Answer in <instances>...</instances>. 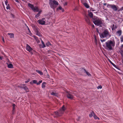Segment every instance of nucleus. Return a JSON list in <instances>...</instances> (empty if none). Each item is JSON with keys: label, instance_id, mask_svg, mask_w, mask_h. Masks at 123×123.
Wrapping results in <instances>:
<instances>
[{"label": "nucleus", "instance_id": "nucleus-1", "mask_svg": "<svg viewBox=\"0 0 123 123\" xmlns=\"http://www.w3.org/2000/svg\"><path fill=\"white\" fill-rule=\"evenodd\" d=\"M115 43L114 40H108L105 43L106 49L108 50H113L115 46Z\"/></svg>", "mask_w": 123, "mask_h": 123}, {"label": "nucleus", "instance_id": "nucleus-2", "mask_svg": "<svg viewBox=\"0 0 123 123\" xmlns=\"http://www.w3.org/2000/svg\"><path fill=\"white\" fill-rule=\"evenodd\" d=\"M94 23L97 25H99L103 23V20L100 18L95 17L94 18L93 20Z\"/></svg>", "mask_w": 123, "mask_h": 123}, {"label": "nucleus", "instance_id": "nucleus-3", "mask_svg": "<svg viewBox=\"0 0 123 123\" xmlns=\"http://www.w3.org/2000/svg\"><path fill=\"white\" fill-rule=\"evenodd\" d=\"M28 5L34 12H38V13H39L40 14L42 12V10H40L39 11L38 8L37 6H34L33 5L30 3H29Z\"/></svg>", "mask_w": 123, "mask_h": 123}, {"label": "nucleus", "instance_id": "nucleus-4", "mask_svg": "<svg viewBox=\"0 0 123 123\" xmlns=\"http://www.w3.org/2000/svg\"><path fill=\"white\" fill-rule=\"evenodd\" d=\"M100 35L101 38H105L109 36L110 34L108 30L107 29H105Z\"/></svg>", "mask_w": 123, "mask_h": 123}, {"label": "nucleus", "instance_id": "nucleus-5", "mask_svg": "<svg viewBox=\"0 0 123 123\" xmlns=\"http://www.w3.org/2000/svg\"><path fill=\"white\" fill-rule=\"evenodd\" d=\"M66 108L64 105H63L62 108L59 111H56L55 112V115L57 116H60L63 113L64 111L65 110Z\"/></svg>", "mask_w": 123, "mask_h": 123}, {"label": "nucleus", "instance_id": "nucleus-6", "mask_svg": "<svg viewBox=\"0 0 123 123\" xmlns=\"http://www.w3.org/2000/svg\"><path fill=\"white\" fill-rule=\"evenodd\" d=\"M49 4L51 8H53L55 7V6L58 5V3L55 0H50Z\"/></svg>", "mask_w": 123, "mask_h": 123}, {"label": "nucleus", "instance_id": "nucleus-7", "mask_svg": "<svg viewBox=\"0 0 123 123\" xmlns=\"http://www.w3.org/2000/svg\"><path fill=\"white\" fill-rule=\"evenodd\" d=\"M45 18H43L41 19L38 20L37 22L40 24L42 25H43L45 24Z\"/></svg>", "mask_w": 123, "mask_h": 123}, {"label": "nucleus", "instance_id": "nucleus-8", "mask_svg": "<svg viewBox=\"0 0 123 123\" xmlns=\"http://www.w3.org/2000/svg\"><path fill=\"white\" fill-rule=\"evenodd\" d=\"M37 81L36 80H33L32 81L30 82L31 84L32 85L33 84H36L37 85H39L41 83L42 81V80H39L38 82H37Z\"/></svg>", "mask_w": 123, "mask_h": 123}, {"label": "nucleus", "instance_id": "nucleus-9", "mask_svg": "<svg viewBox=\"0 0 123 123\" xmlns=\"http://www.w3.org/2000/svg\"><path fill=\"white\" fill-rule=\"evenodd\" d=\"M108 6L109 7L112 8L114 10L116 11L117 10L116 6L114 5H108Z\"/></svg>", "mask_w": 123, "mask_h": 123}, {"label": "nucleus", "instance_id": "nucleus-10", "mask_svg": "<svg viewBox=\"0 0 123 123\" xmlns=\"http://www.w3.org/2000/svg\"><path fill=\"white\" fill-rule=\"evenodd\" d=\"M26 49L30 52L32 54V53L31 52L32 49L28 44H27L26 45Z\"/></svg>", "mask_w": 123, "mask_h": 123}, {"label": "nucleus", "instance_id": "nucleus-11", "mask_svg": "<svg viewBox=\"0 0 123 123\" xmlns=\"http://www.w3.org/2000/svg\"><path fill=\"white\" fill-rule=\"evenodd\" d=\"M67 96L68 98L71 99H72L73 98V96L70 93H68L67 94Z\"/></svg>", "mask_w": 123, "mask_h": 123}, {"label": "nucleus", "instance_id": "nucleus-12", "mask_svg": "<svg viewBox=\"0 0 123 123\" xmlns=\"http://www.w3.org/2000/svg\"><path fill=\"white\" fill-rule=\"evenodd\" d=\"M6 64L7 65L8 67L9 68H13V66L11 64V62H10L9 63H7Z\"/></svg>", "mask_w": 123, "mask_h": 123}, {"label": "nucleus", "instance_id": "nucleus-13", "mask_svg": "<svg viewBox=\"0 0 123 123\" xmlns=\"http://www.w3.org/2000/svg\"><path fill=\"white\" fill-rule=\"evenodd\" d=\"M89 15L90 17L92 18L93 20L94 19L95 17H93V14L92 12H89Z\"/></svg>", "mask_w": 123, "mask_h": 123}, {"label": "nucleus", "instance_id": "nucleus-14", "mask_svg": "<svg viewBox=\"0 0 123 123\" xmlns=\"http://www.w3.org/2000/svg\"><path fill=\"white\" fill-rule=\"evenodd\" d=\"M8 35L10 36V37L11 38H13L14 37V34L13 33H8Z\"/></svg>", "mask_w": 123, "mask_h": 123}, {"label": "nucleus", "instance_id": "nucleus-15", "mask_svg": "<svg viewBox=\"0 0 123 123\" xmlns=\"http://www.w3.org/2000/svg\"><path fill=\"white\" fill-rule=\"evenodd\" d=\"M94 112L93 111L91 112L90 114L89 115V116L90 117H92L93 115H94Z\"/></svg>", "mask_w": 123, "mask_h": 123}, {"label": "nucleus", "instance_id": "nucleus-16", "mask_svg": "<svg viewBox=\"0 0 123 123\" xmlns=\"http://www.w3.org/2000/svg\"><path fill=\"white\" fill-rule=\"evenodd\" d=\"M36 71L39 74L41 75H43V73L42 71H41L37 70H36Z\"/></svg>", "mask_w": 123, "mask_h": 123}, {"label": "nucleus", "instance_id": "nucleus-17", "mask_svg": "<svg viewBox=\"0 0 123 123\" xmlns=\"http://www.w3.org/2000/svg\"><path fill=\"white\" fill-rule=\"evenodd\" d=\"M85 20L86 22L89 24H90V21L89 19L86 16V18H85Z\"/></svg>", "mask_w": 123, "mask_h": 123}, {"label": "nucleus", "instance_id": "nucleus-18", "mask_svg": "<svg viewBox=\"0 0 123 123\" xmlns=\"http://www.w3.org/2000/svg\"><path fill=\"white\" fill-rule=\"evenodd\" d=\"M83 4L86 8H88L89 7V6L87 3H85Z\"/></svg>", "mask_w": 123, "mask_h": 123}, {"label": "nucleus", "instance_id": "nucleus-19", "mask_svg": "<svg viewBox=\"0 0 123 123\" xmlns=\"http://www.w3.org/2000/svg\"><path fill=\"white\" fill-rule=\"evenodd\" d=\"M46 83L45 82H43L42 83V87L43 88H44L45 86V84Z\"/></svg>", "mask_w": 123, "mask_h": 123}, {"label": "nucleus", "instance_id": "nucleus-20", "mask_svg": "<svg viewBox=\"0 0 123 123\" xmlns=\"http://www.w3.org/2000/svg\"><path fill=\"white\" fill-rule=\"evenodd\" d=\"M41 42L42 43L43 45V46L42 47L43 48H44L45 47H46V46H45V44L43 42L42 40H41Z\"/></svg>", "mask_w": 123, "mask_h": 123}, {"label": "nucleus", "instance_id": "nucleus-21", "mask_svg": "<svg viewBox=\"0 0 123 123\" xmlns=\"http://www.w3.org/2000/svg\"><path fill=\"white\" fill-rule=\"evenodd\" d=\"M93 116L94 118L95 119H98V120L99 119V118L95 114H94Z\"/></svg>", "mask_w": 123, "mask_h": 123}, {"label": "nucleus", "instance_id": "nucleus-22", "mask_svg": "<svg viewBox=\"0 0 123 123\" xmlns=\"http://www.w3.org/2000/svg\"><path fill=\"white\" fill-rule=\"evenodd\" d=\"M57 9L61 10L62 12H63L64 11L63 9L62 8V7L61 6H59V7Z\"/></svg>", "mask_w": 123, "mask_h": 123}, {"label": "nucleus", "instance_id": "nucleus-23", "mask_svg": "<svg viewBox=\"0 0 123 123\" xmlns=\"http://www.w3.org/2000/svg\"><path fill=\"white\" fill-rule=\"evenodd\" d=\"M46 45L47 46H49L51 45V44L49 42H48L46 43Z\"/></svg>", "mask_w": 123, "mask_h": 123}, {"label": "nucleus", "instance_id": "nucleus-24", "mask_svg": "<svg viewBox=\"0 0 123 123\" xmlns=\"http://www.w3.org/2000/svg\"><path fill=\"white\" fill-rule=\"evenodd\" d=\"M51 94L52 95H53L55 96H57V94L55 92H52L51 93Z\"/></svg>", "mask_w": 123, "mask_h": 123}, {"label": "nucleus", "instance_id": "nucleus-25", "mask_svg": "<svg viewBox=\"0 0 123 123\" xmlns=\"http://www.w3.org/2000/svg\"><path fill=\"white\" fill-rule=\"evenodd\" d=\"M117 33L119 36H120L122 33L121 31L120 30L118 31H117Z\"/></svg>", "mask_w": 123, "mask_h": 123}, {"label": "nucleus", "instance_id": "nucleus-26", "mask_svg": "<svg viewBox=\"0 0 123 123\" xmlns=\"http://www.w3.org/2000/svg\"><path fill=\"white\" fill-rule=\"evenodd\" d=\"M24 89L26 92H28L29 90L28 88L26 87H24Z\"/></svg>", "mask_w": 123, "mask_h": 123}, {"label": "nucleus", "instance_id": "nucleus-27", "mask_svg": "<svg viewBox=\"0 0 123 123\" xmlns=\"http://www.w3.org/2000/svg\"><path fill=\"white\" fill-rule=\"evenodd\" d=\"M84 70L85 71V72L86 73L88 76H90L91 75L89 73L86 71L85 69H84Z\"/></svg>", "mask_w": 123, "mask_h": 123}, {"label": "nucleus", "instance_id": "nucleus-28", "mask_svg": "<svg viewBox=\"0 0 123 123\" xmlns=\"http://www.w3.org/2000/svg\"><path fill=\"white\" fill-rule=\"evenodd\" d=\"M6 8L7 9H10V6L9 5V4H8L7 6L6 7Z\"/></svg>", "mask_w": 123, "mask_h": 123}, {"label": "nucleus", "instance_id": "nucleus-29", "mask_svg": "<svg viewBox=\"0 0 123 123\" xmlns=\"http://www.w3.org/2000/svg\"><path fill=\"white\" fill-rule=\"evenodd\" d=\"M13 111H14V109L15 108V107L16 106V105L15 104H13Z\"/></svg>", "mask_w": 123, "mask_h": 123}, {"label": "nucleus", "instance_id": "nucleus-30", "mask_svg": "<svg viewBox=\"0 0 123 123\" xmlns=\"http://www.w3.org/2000/svg\"><path fill=\"white\" fill-rule=\"evenodd\" d=\"M40 14L39 13H37V15H35V17L37 18L38 19V18L40 16Z\"/></svg>", "mask_w": 123, "mask_h": 123}, {"label": "nucleus", "instance_id": "nucleus-31", "mask_svg": "<svg viewBox=\"0 0 123 123\" xmlns=\"http://www.w3.org/2000/svg\"><path fill=\"white\" fill-rule=\"evenodd\" d=\"M102 86H101L100 85V86H98L97 87V88L98 89H101L102 88Z\"/></svg>", "mask_w": 123, "mask_h": 123}, {"label": "nucleus", "instance_id": "nucleus-32", "mask_svg": "<svg viewBox=\"0 0 123 123\" xmlns=\"http://www.w3.org/2000/svg\"><path fill=\"white\" fill-rule=\"evenodd\" d=\"M36 34L39 36H41V34L39 32H37Z\"/></svg>", "mask_w": 123, "mask_h": 123}, {"label": "nucleus", "instance_id": "nucleus-33", "mask_svg": "<svg viewBox=\"0 0 123 123\" xmlns=\"http://www.w3.org/2000/svg\"><path fill=\"white\" fill-rule=\"evenodd\" d=\"M120 40L121 42H123V36H121V37Z\"/></svg>", "mask_w": 123, "mask_h": 123}, {"label": "nucleus", "instance_id": "nucleus-34", "mask_svg": "<svg viewBox=\"0 0 123 123\" xmlns=\"http://www.w3.org/2000/svg\"><path fill=\"white\" fill-rule=\"evenodd\" d=\"M111 63V64L114 67H116V66L113 63L111 62V61H110Z\"/></svg>", "mask_w": 123, "mask_h": 123}, {"label": "nucleus", "instance_id": "nucleus-35", "mask_svg": "<svg viewBox=\"0 0 123 123\" xmlns=\"http://www.w3.org/2000/svg\"><path fill=\"white\" fill-rule=\"evenodd\" d=\"M11 17L13 18H14V15L13 14H12L11 13Z\"/></svg>", "mask_w": 123, "mask_h": 123}, {"label": "nucleus", "instance_id": "nucleus-36", "mask_svg": "<svg viewBox=\"0 0 123 123\" xmlns=\"http://www.w3.org/2000/svg\"><path fill=\"white\" fill-rule=\"evenodd\" d=\"M5 3L6 5V6H7V3H8L7 0H6L5 1Z\"/></svg>", "mask_w": 123, "mask_h": 123}, {"label": "nucleus", "instance_id": "nucleus-37", "mask_svg": "<svg viewBox=\"0 0 123 123\" xmlns=\"http://www.w3.org/2000/svg\"><path fill=\"white\" fill-rule=\"evenodd\" d=\"M30 81V79H28V80L26 81H25V83H27L28 82H29Z\"/></svg>", "mask_w": 123, "mask_h": 123}, {"label": "nucleus", "instance_id": "nucleus-38", "mask_svg": "<svg viewBox=\"0 0 123 123\" xmlns=\"http://www.w3.org/2000/svg\"><path fill=\"white\" fill-rule=\"evenodd\" d=\"M96 30L98 33H99V30H98V28H96Z\"/></svg>", "mask_w": 123, "mask_h": 123}, {"label": "nucleus", "instance_id": "nucleus-39", "mask_svg": "<svg viewBox=\"0 0 123 123\" xmlns=\"http://www.w3.org/2000/svg\"><path fill=\"white\" fill-rule=\"evenodd\" d=\"M101 42H105V40H101Z\"/></svg>", "mask_w": 123, "mask_h": 123}, {"label": "nucleus", "instance_id": "nucleus-40", "mask_svg": "<svg viewBox=\"0 0 123 123\" xmlns=\"http://www.w3.org/2000/svg\"><path fill=\"white\" fill-rule=\"evenodd\" d=\"M15 1L18 3H19V1L18 0H15Z\"/></svg>", "mask_w": 123, "mask_h": 123}, {"label": "nucleus", "instance_id": "nucleus-41", "mask_svg": "<svg viewBox=\"0 0 123 123\" xmlns=\"http://www.w3.org/2000/svg\"><path fill=\"white\" fill-rule=\"evenodd\" d=\"M121 10H123V6L121 8Z\"/></svg>", "mask_w": 123, "mask_h": 123}, {"label": "nucleus", "instance_id": "nucleus-42", "mask_svg": "<svg viewBox=\"0 0 123 123\" xmlns=\"http://www.w3.org/2000/svg\"><path fill=\"white\" fill-rule=\"evenodd\" d=\"M0 59L1 60H2V57H0Z\"/></svg>", "mask_w": 123, "mask_h": 123}, {"label": "nucleus", "instance_id": "nucleus-43", "mask_svg": "<svg viewBox=\"0 0 123 123\" xmlns=\"http://www.w3.org/2000/svg\"><path fill=\"white\" fill-rule=\"evenodd\" d=\"M2 40L3 41V42H4V39L3 37L2 38Z\"/></svg>", "mask_w": 123, "mask_h": 123}, {"label": "nucleus", "instance_id": "nucleus-44", "mask_svg": "<svg viewBox=\"0 0 123 123\" xmlns=\"http://www.w3.org/2000/svg\"><path fill=\"white\" fill-rule=\"evenodd\" d=\"M44 71H45L46 72H47V70H46V69H45L44 70Z\"/></svg>", "mask_w": 123, "mask_h": 123}, {"label": "nucleus", "instance_id": "nucleus-45", "mask_svg": "<svg viewBox=\"0 0 123 123\" xmlns=\"http://www.w3.org/2000/svg\"><path fill=\"white\" fill-rule=\"evenodd\" d=\"M92 27H93V28H94V25H92Z\"/></svg>", "mask_w": 123, "mask_h": 123}, {"label": "nucleus", "instance_id": "nucleus-46", "mask_svg": "<svg viewBox=\"0 0 123 123\" xmlns=\"http://www.w3.org/2000/svg\"><path fill=\"white\" fill-rule=\"evenodd\" d=\"M28 30L30 32V29H29V28H28Z\"/></svg>", "mask_w": 123, "mask_h": 123}, {"label": "nucleus", "instance_id": "nucleus-47", "mask_svg": "<svg viewBox=\"0 0 123 123\" xmlns=\"http://www.w3.org/2000/svg\"><path fill=\"white\" fill-rule=\"evenodd\" d=\"M91 10L92 11H94L92 9Z\"/></svg>", "mask_w": 123, "mask_h": 123}, {"label": "nucleus", "instance_id": "nucleus-48", "mask_svg": "<svg viewBox=\"0 0 123 123\" xmlns=\"http://www.w3.org/2000/svg\"><path fill=\"white\" fill-rule=\"evenodd\" d=\"M121 54L122 55H123V54H122V53H121Z\"/></svg>", "mask_w": 123, "mask_h": 123}, {"label": "nucleus", "instance_id": "nucleus-49", "mask_svg": "<svg viewBox=\"0 0 123 123\" xmlns=\"http://www.w3.org/2000/svg\"><path fill=\"white\" fill-rule=\"evenodd\" d=\"M34 37L35 38H36V37L35 36H34Z\"/></svg>", "mask_w": 123, "mask_h": 123}, {"label": "nucleus", "instance_id": "nucleus-50", "mask_svg": "<svg viewBox=\"0 0 123 123\" xmlns=\"http://www.w3.org/2000/svg\"><path fill=\"white\" fill-rule=\"evenodd\" d=\"M65 4H66V5H67V3H65Z\"/></svg>", "mask_w": 123, "mask_h": 123}, {"label": "nucleus", "instance_id": "nucleus-51", "mask_svg": "<svg viewBox=\"0 0 123 123\" xmlns=\"http://www.w3.org/2000/svg\"><path fill=\"white\" fill-rule=\"evenodd\" d=\"M112 30H113V28H112Z\"/></svg>", "mask_w": 123, "mask_h": 123}, {"label": "nucleus", "instance_id": "nucleus-52", "mask_svg": "<svg viewBox=\"0 0 123 123\" xmlns=\"http://www.w3.org/2000/svg\"><path fill=\"white\" fill-rule=\"evenodd\" d=\"M22 1H24V0H22Z\"/></svg>", "mask_w": 123, "mask_h": 123}, {"label": "nucleus", "instance_id": "nucleus-53", "mask_svg": "<svg viewBox=\"0 0 123 123\" xmlns=\"http://www.w3.org/2000/svg\"><path fill=\"white\" fill-rule=\"evenodd\" d=\"M106 4H105V5Z\"/></svg>", "mask_w": 123, "mask_h": 123}]
</instances>
